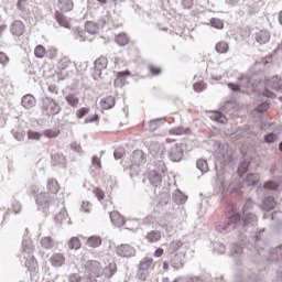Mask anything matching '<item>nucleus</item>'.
I'll use <instances>...</instances> for the list:
<instances>
[{"instance_id":"obj_16","label":"nucleus","mask_w":282,"mask_h":282,"mask_svg":"<svg viewBox=\"0 0 282 282\" xmlns=\"http://www.w3.org/2000/svg\"><path fill=\"white\" fill-rule=\"evenodd\" d=\"M50 261L55 268H61L65 263V256L63 253H54Z\"/></svg>"},{"instance_id":"obj_43","label":"nucleus","mask_w":282,"mask_h":282,"mask_svg":"<svg viewBox=\"0 0 282 282\" xmlns=\"http://www.w3.org/2000/svg\"><path fill=\"white\" fill-rule=\"evenodd\" d=\"M204 89H206V83H204V82H196L194 84V90L197 91L198 94L204 91Z\"/></svg>"},{"instance_id":"obj_20","label":"nucleus","mask_w":282,"mask_h":282,"mask_svg":"<svg viewBox=\"0 0 282 282\" xmlns=\"http://www.w3.org/2000/svg\"><path fill=\"white\" fill-rule=\"evenodd\" d=\"M257 41L261 45L268 43V41H270V33H268V31H260V32H258L257 33Z\"/></svg>"},{"instance_id":"obj_13","label":"nucleus","mask_w":282,"mask_h":282,"mask_svg":"<svg viewBox=\"0 0 282 282\" xmlns=\"http://www.w3.org/2000/svg\"><path fill=\"white\" fill-rule=\"evenodd\" d=\"M58 8L61 12H72L74 10V1L58 0Z\"/></svg>"},{"instance_id":"obj_38","label":"nucleus","mask_w":282,"mask_h":282,"mask_svg":"<svg viewBox=\"0 0 282 282\" xmlns=\"http://www.w3.org/2000/svg\"><path fill=\"white\" fill-rule=\"evenodd\" d=\"M210 24L213 28H216V30H224V22L219 19H212Z\"/></svg>"},{"instance_id":"obj_49","label":"nucleus","mask_w":282,"mask_h":282,"mask_svg":"<svg viewBox=\"0 0 282 282\" xmlns=\"http://www.w3.org/2000/svg\"><path fill=\"white\" fill-rule=\"evenodd\" d=\"M268 109H270V104L264 102V104H261V105L257 108V111H258L259 113H264V111H268Z\"/></svg>"},{"instance_id":"obj_28","label":"nucleus","mask_w":282,"mask_h":282,"mask_svg":"<svg viewBox=\"0 0 282 282\" xmlns=\"http://www.w3.org/2000/svg\"><path fill=\"white\" fill-rule=\"evenodd\" d=\"M45 54H47V51L45 50V46L43 45H37L34 48V56L36 58H45Z\"/></svg>"},{"instance_id":"obj_8","label":"nucleus","mask_w":282,"mask_h":282,"mask_svg":"<svg viewBox=\"0 0 282 282\" xmlns=\"http://www.w3.org/2000/svg\"><path fill=\"white\" fill-rule=\"evenodd\" d=\"M191 133H193L191 128L184 126L174 127L169 130V135H191Z\"/></svg>"},{"instance_id":"obj_61","label":"nucleus","mask_w":282,"mask_h":282,"mask_svg":"<svg viewBox=\"0 0 282 282\" xmlns=\"http://www.w3.org/2000/svg\"><path fill=\"white\" fill-rule=\"evenodd\" d=\"M272 208H274V203H271V206L268 208V210H272Z\"/></svg>"},{"instance_id":"obj_37","label":"nucleus","mask_w":282,"mask_h":282,"mask_svg":"<svg viewBox=\"0 0 282 282\" xmlns=\"http://www.w3.org/2000/svg\"><path fill=\"white\" fill-rule=\"evenodd\" d=\"M183 246L184 243L182 242V240H174L171 242L170 248L172 252H177V250H180V248H182Z\"/></svg>"},{"instance_id":"obj_11","label":"nucleus","mask_w":282,"mask_h":282,"mask_svg":"<svg viewBox=\"0 0 282 282\" xmlns=\"http://www.w3.org/2000/svg\"><path fill=\"white\" fill-rule=\"evenodd\" d=\"M11 32L14 34V36H23L25 32V24H23L21 21H15L12 24Z\"/></svg>"},{"instance_id":"obj_21","label":"nucleus","mask_w":282,"mask_h":282,"mask_svg":"<svg viewBox=\"0 0 282 282\" xmlns=\"http://www.w3.org/2000/svg\"><path fill=\"white\" fill-rule=\"evenodd\" d=\"M85 30L88 32V34H98L100 26H98V24L95 22H87L85 24Z\"/></svg>"},{"instance_id":"obj_40","label":"nucleus","mask_w":282,"mask_h":282,"mask_svg":"<svg viewBox=\"0 0 282 282\" xmlns=\"http://www.w3.org/2000/svg\"><path fill=\"white\" fill-rule=\"evenodd\" d=\"M87 113H89V108L83 107L76 111V117L80 120V119L85 118V116H87Z\"/></svg>"},{"instance_id":"obj_54","label":"nucleus","mask_w":282,"mask_h":282,"mask_svg":"<svg viewBox=\"0 0 282 282\" xmlns=\"http://www.w3.org/2000/svg\"><path fill=\"white\" fill-rule=\"evenodd\" d=\"M69 281H70V282H80V275H78V274H72V275L69 276Z\"/></svg>"},{"instance_id":"obj_53","label":"nucleus","mask_w":282,"mask_h":282,"mask_svg":"<svg viewBox=\"0 0 282 282\" xmlns=\"http://www.w3.org/2000/svg\"><path fill=\"white\" fill-rule=\"evenodd\" d=\"M97 121H98V116L97 115H93V116L85 119L86 124H89V122H97Z\"/></svg>"},{"instance_id":"obj_24","label":"nucleus","mask_w":282,"mask_h":282,"mask_svg":"<svg viewBox=\"0 0 282 282\" xmlns=\"http://www.w3.org/2000/svg\"><path fill=\"white\" fill-rule=\"evenodd\" d=\"M36 204L40 206H47L50 204V196L46 193H41L36 196Z\"/></svg>"},{"instance_id":"obj_29","label":"nucleus","mask_w":282,"mask_h":282,"mask_svg":"<svg viewBox=\"0 0 282 282\" xmlns=\"http://www.w3.org/2000/svg\"><path fill=\"white\" fill-rule=\"evenodd\" d=\"M210 119L214 120L215 122H220L221 124L226 122V116H224L221 112H218V111L212 112Z\"/></svg>"},{"instance_id":"obj_5","label":"nucleus","mask_w":282,"mask_h":282,"mask_svg":"<svg viewBox=\"0 0 282 282\" xmlns=\"http://www.w3.org/2000/svg\"><path fill=\"white\" fill-rule=\"evenodd\" d=\"M116 253L122 258L135 257V248L130 245H120L116 247Z\"/></svg>"},{"instance_id":"obj_46","label":"nucleus","mask_w":282,"mask_h":282,"mask_svg":"<svg viewBox=\"0 0 282 282\" xmlns=\"http://www.w3.org/2000/svg\"><path fill=\"white\" fill-rule=\"evenodd\" d=\"M113 155L116 160H122V158L124 156V148L117 149Z\"/></svg>"},{"instance_id":"obj_31","label":"nucleus","mask_w":282,"mask_h":282,"mask_svg":"<svg viewBox=\"0 0 282 282\" xmlns=\"http://www.w3.org/2000/svg\"><path fill=\"white\" fill-rule=\"evenodd\" d=\"M43 135L45 138H58V135H61V130L56 128L44 130Z\"/></svg>"},{"instance_id":"obj_17","label":"nucleus","mask_w":282,"mask_h":282,"mask_svg":"<svg viewBox=\"0 0 282 282\" xmlns=\"http://www.w3.org/2000/svg\"><path fill=\"white\" fill-rule=\"evenodd\" d=\"M36 106V99L32 95H26L22 98V107L24 109H32V107Z\"/></svg>"},{"instance_id":"obj_48","label":"nucleus","mask_w":282,"mask_h":282,"mask_svg":"<svg viewBox=\"0 0 282 282\" xmlns=\"http://www.w3.org/2000/svg\"><path fill=\"white\" fill-rule=\"evenodd\" d=\"M182 6L185 10H191L195 6V2L193 0H183Z\"/></svg>"},{"instance_id":"obj_64","label":"nucleus","mask_w":282,"mask_h":282,"mask_svg":"<svg viewBox=\"0 0 282 282\" xmlns=\"http://www.w3.org/2000/svg\"><path fill=\"white\" fill-rule=\"evenodd\" d=\"M158 180H160V176H158Z\"/></svg>"},{"instance_id":"obj_44","label":"nucleus","mask_w":282,"mask_h":282,"mask_svg":"<svg viewBox=\"0 0 282 282\" xmlns=\"http://www.w3.org/2000/svg\"><path fill=\"white\" fill-rule=\"evenodd\" d=\"M265 142H268L269 144H272V142H276V140H279V137H276V134L274 133H269L264 137Z\"/></svg>"},{"instance_id":"obj_35","label":"nucleus","mask_w":282,"mask_h":282,"mask_svg":"<svg viewBox=\"0 0 282 282\" xmlns=\"http://www.w3.org/2000/svg\"><path fill=\"white\" fill-rule=\"evenodd\" d=\"M249 166V162H242L238 167V175H240V177L243 176L247 173Z\"/></svg>"},{"instance_id":"obj_18","label":"nucleus","mask_w":282,"mask_h":282,"mask_svg":"<svg viewBox=\"0 0 282 282\" xmlns=\"http://www.w3.org/2000/svg\"><path fill=\"white\" fill-rule=\"evenodd\" d=\"M107 65H109V59H107L105 56H101L95 61V69H97V72H102Z\"/></svg>"},{"instance_id":"obj_33","label":"nucleus","mask_w":282,"mask_h":282,"mask_svg":"<svg viewBox=\"0 0 282 282\" xmlns=\"http://www.w3.org/2000/svg\"><path fill=\"white\" fill-rule=\"evenodd\" d=\"M196 166L202 173H208V162L206 160H198Z\"/></svg>"},{"instance_id":"obj_2","label":"nucleus","mask_w":282,"mask_h":282,"mask_svg":"<svg viewBox=\"0 0 282 282\" xmlns=\"http://www.w3.org/2000/svg\"><path fill=\"white\" fill-rule=\"evenodd\" d=\"M268 89L282 91V79H280L279 77H272L267 82V90L263 93V96H265L267 98H273L274 94Z\"/></svg>"},{"instance_id":"obj_3","label":"nucleus","mask_w":282,"mask_h":282,"mask_svg":"<svg viewBox=\"0 0 282 282\" xmlns=\"http://www.w3.org/2000/svg\"><path fill=\"white\" fill-rule=\"evenodd\" d=\"M226 218L229 226H235L241 221V215H239V209L237 206L232 205L229 207V209L226 212Z\"/></svg>"},{"instance_id":"obj_58","label":"nucleus","mask_w":282,"mask_h":282,"mask_svg":"<svg viewBox=\"0 0 282 282\" xmlns=\"http://www.w3.org/2000/svg\"><path fill=\"white\" fill-rule=\"evenodd\" d=\"M248 206H252V200H248L245 206H243V212L246 213V208H248Z\"/></svg>"},{"instance_id":"obj_56","label":"nucleus","mask_w":282,"mask_h":282,"mask_svg":"<svg viewBox=\"0 0 282 282\" xmlns=\"http://www.w3.org/2000/svg\"><path fill=\"white\" fill-rule=\"evenodd\" d=\"M228 87L231 88L232 91H239L240 86L237 84H228Z\"/></svg>"},{"instance_id":"obj_10","label":"nucleus","mask_w":282,"mask_h":282,"mask_svg":"<svg viewBox=\"0 0 282 282\" xmlns=\"http://www.w3.org/2000/svg\"><path fill=\"white\" fill-rule=\"evenodd\" d=\"M46 188L51 195H58V191H61V185L56 178H51L47 181Z\"/></svg>"},{"instance_id":"obj_30","label":"nucleus","mask_w":282,"mask_h":282,"mask_svg":"<svg viewBox=\"0 0 282 282\" xmlns=\"http://www.w3.org/2000/svg\"><path fill=\"white\" fill-rule=\"evenodd\" d=\"M41 246H42V248H45V250H50V249L54 248V240H52L51 237H44L41 240Z\"/></svg>"},{"instance_id":"obj_15","label":"nucleus","mask_w":282,"mask_h":282,"mask_svg":"<svg viewBox=\"0 0 282 282\" xmlns=\"http://www.w3.org/2000/svg\"><path fill=\"white\" fill-rule=\"evenodd\" d=\"M130 160H131L132 166H140V164L144 162V154H142V152L140 151H134L131 154Z\"/></svg>"},{"instance_id":"obj_27","label":"nucleus","mask_w":282,"mask_h":282,"mask_svg":"<svg viewBox=\"0 0 282 282\" xmlns=\"http://www.w3.org/2000/svg\"><path fill=\"white\" fill-rule=\"evenodd\" d=\"M25 265L28 270H30V272L36 270V265H39V263L36 262V258H34V256H30L29 259L25 261Z\"/></svg>"},{"instance_id":"obj_4","label":"nucleus","mask_w":282,"mask_h":282,"mask_svg":"<svg viewBox=\"0 0 282 282\" xmlns=\"http://www.w3.org/2000/svg\"><path fill=\"white\" fill-rule=\"evenodd\" d=\"M182 158H184V145L176 143L170 150V159L172 162H182Z\"/></svg>"},{"instance_id":"obj_32","label":"nucleus","mask_w":282,"mask_h":282,"mask_svg":"<svg viewBox=\"0 0 282 282\" xmlns=\"http://www.w3.org/2000/svg\"><path fill=\"white\" fill-rule=\"evenodd\" d=\"M127 76H131V72L123 70V72L117 73V78L115 79V85H118V83H124V78H127Z\"/></svg>"},{"instance_id":"obj_45","label":"nucleus","mask_w":282,"mask_h":282,"mask_svg":"<svg viewBox=\"0 0 282 282\" xmlns=\"http://www.w3.org/2000/svg\"><path fill=\"white\" fill-rule=\"evenodd\" d=\"M12 210H13V213H14L15 215H19V213H21V210H22L21 203L14 200V202L12 203Z\"/></svg>"},{"instance_id":"obj_14","label":"nucleus","mask_w":282,"mask_h":282,"mask_svg":"<svg viewBox=\"0 0 282 282\" xmlns=\"http://www.w3.org/2000/svg\"><path fill=\"white\" fill-rule=\"evenodd\" d=\"M55 20L57 21V23H59V25L62 28H72V24L69 23V20H67V17H65L63 13H61L59 11H55Z\"/></svg>"},{"instance_id":"obj_62","label":"nucleus","mask_w":282,"mask_h":282,"mask_svg":"<svg viewBox=\"0 0 282 282\" xmlns=\"http://www.w3.org/2000/svg\"><path fill=\"white\" fill-rule=\"evenodd\" d=\"M279 149H280V151H282V142L280 143Z\"/></svg>"},{"instance_id":"obj_50","label":"nucleus","mask_w":282,"mask_h":282,"mask_svg":"<svg viewBox=\"0 0 282 282\" xmlns=\"http://www.w3.org/2000/svg\"><path fill=\"white\" fill-rule=\"evenodd\" d=\"M7 63H10V57L3 52H0V64L6 65Z\"/></svg>"},{"instance_id":"obj_34","label":"nucleus","mask_w":282,"mask_h":282,"mask_svg":"<svg viewBox=\"0 0 282 282\" xmlns=\"http://www.w3.org/2000/svg\"><path fill=\"white\" fill-rule=\"evenodd\" d=\"M247 186H254L259 182V176L249 174L246 178Z\"/></svg>"},{"instance_id":"obj_22","label":"nucleus","mask_w":282,"mask_h":282,"mask_svg":"<svg viewBox=\"0 0 282 282\" xmlns=\"http://www.w3.org/2000/svg\"><path fill=\"white\" fill-rule=\"evenodd\" d=\"M116 43H118L121 47H124V45H129V36L127 33H119L116 36Z\"/></svg>"},{"instance_id":"obj_60","label":"nucleus","mask_w":282,"mask_h":282,"mask_svg":"<svg viewBox=\"0 0 282 282\" xmlns=\"http://www.w3.org/2000/svg\"><path fill=\"white\" fill-rule=\"evenodd\" d=\"M279 21H280V23L282 25V11L279 13Z\"/></svg>"},{"instance_id":"obj_25","label":"nucleus","mask_w":282,"mask_h":282,"mask_svg":"<svg viewBox=\"0 0 282 282\" xmlns=\"http://www.w3.org/2000/svg\"><path fill=\"white\" fill-rule=\"evenodd\" d=\"M82 246L83 245L80 243V239L78 237H73L68 241V248L70 250H80Z\"/></svg>"},{"instance_id":"obj_26","label":"nucleus","mask_w":282,"mask_h":282,"mask_svg":"<svg viewBox=\"0 0 282 282\" xmlns=\"http://www.w3.org/2000/svg\"><path fill=\"white\" fill-rule=\"evenodd\" d=\"M215 48L218 54H227L229 46L225 41H220L216 44Z\"/></svg>"},{"instance_id":"obj_36","label":"nucleus","mask_w":282,"mask_h":282,"mask_svg":"<svg viewBox=\"0 0 282 282\" xmlns=\"http://www.w3.org/2000/svg\"><path fill=\"white\" fill-rule=\"evenodd\" d=\"M93 193H94V195L97 197V199H98L99 202H102V199H105V191H102V188H100V187H95V188L93 189Z\"/></svg>"},{"instance_id":"obj_23","label":"nucleus","mask_w":282,"mask_h":282,"mask_svg":"<svg viewBox=\"0 0 282 282\" xmlns=\"http://www.w3.org/2000/svg\"><path fill=\"white\" fill-rule=\"evenodd\" d=\"M147 239L150 241V243H155L162 239V234L160 231H150L147 235Z\"/></svg>"},{"instance_id":"obj_7","label":"nucleus","mask_w":282,"mask_h":282,"mask_svg":"<svg viewBox=\"0 0 282 282\" xmlns=\"http://www.w3.org/2000/svg\"><path fill=\"white\" fill-rule=\"evenodd\" d=\"M88 274L98 279L100 276V262L98 261H90L87 265Z\"/></svg>"},{"instance_id":"obj_59","label":"nucleus","mask_w":282,"mask_h":282,"mask_svg":"<svg viewBox=\"0 0 282 282\" xmlns=\"http://www.w3.org/2000/svg\"><path fill=\"white\" fill-rule=\"evenodd\" d=\"M99 6H106L107 0H96Z\"/></svg>"},{"instance_id":"obj_55","label":"nucleus","mask_w":282,"mask_h":282,"mask_svg":"<svg viewBox=\"0 0 282 282\" xmlns=\"http://www.w3.org/2000/svg\"><path fill=\"white\" fill-rule=\"evenodd\" d=\"M162 254H164V249L162 248L156 249L154 252V257L156 258L162 257Z\"/></svg>"},{"instance_id":"obj_41","label":"nucleus","mask_w":282,"mask_h":282,"mask_svg":"<svg viewBox=\"0 0 282 282\" xmlns=\"http://www.w3.org/2000/svg\"><path fill=\"white\" fill-rule=\"evenodd\" d=\"M160 129V119H154L149 122V131H158Z\"/></svg>"},{"instance_id":"obj_12","label":"nucleus","mask_w":282,"mask_h":282,"mask_svg":"<svg viewBox=\"0 0 282 282\" xmlns=\"http://www.w3.org/2000/svg\"><path fill=\"white\" fill-rule=\"evenodd\" d=\"M65 101L69 107H73V109L78 108V105H80V99L78 98L77 94H69L65 96Z\"/></svg>"},{"instance_id":"obj_1","label":"nucleus","mask_w":282,"mask_h":282,"mask_svg":"<svg viewBox=\"0 0 282 282\" xmlns=\"http://www.w3.org/2000/svg\"><path fill=\"white\" fill-rule=\"evenodd\" d=\"M42 112L43 116H56L61 113V107L52 98L45 97L42 100Z\"/></svg>"},{"instance_id":"obj_47","label":"nucleus","mask_w":282,"mask_h":282,"mask_svg":"<svg viewBox=\"0 0 282 282\" xmlns=\"http://www.w3.org/2000/svg\"><path fill=\"white\" fill-rule=\"evenodd\" d=\"M82 210H84V213H91V203L88 200L83 202Z\"/></svg>"},{"instance_id":"obj_63","label":"nucleus","mask_w":282,"mask_h":282,"mask_svg":"<svg viewBox=\"0 0 282 282\" xmlns=\"http://www.w3.org/2000/svg\"><path fill=\"white\" fill-rule=\"evenodd\" d=\"M280 100L282 101V97L280 98Z\"/></svg>"},{"instance_id":"obj_39","label":"nucleus","mask_w":282,"mask_h":282,"mask_svg":"<svg viewBox=\"0 0 282 282\" xmlns=\"http://www.w3.org/2000/svg\"><path fill=\"white\" fill-rule=\"evenodd\" d=\"M263 188L267 191H276V188H279V184H276L274 181H269L264 183Z\"/></svg>"},{"instance_id":"obj_9","label":"nucleus","mask_w":282,"mask_h":282,"mask_svg":"<svg viewBox=\"0 0 282 282\" xmlns=\"http://www.w3.org/2000/svg\"><path fill=\"white\" fill-rule=\"evenodd\" d=\"M99 105L104 110L113 109V107H116V97L113 96L104 97L100 100Z\"/></svg>"},{"instance_id":"obj_19","label":"nucleus","mask_w":282,"mask_h":282,"mask_svg":"<svg viewBox=\"0 0 282 282\" xmlns=\"http://www.w3.org/2000/svg\"><path fill=\"white\" fill-rule=\"evenodd\" d=\"M87 246H89V248H100V246H102V239H100V237L93 236L88 238Z\"/></svg>"},{"instance_id":"obj_6","label":"nucleus","mask_w":282,"mask_h":282,"mask_svg":"<svg viewBox=\"0 0 282 282\" xmlns=\"http://www.w3.org/2000/svg\"><path fill=\"white\" fill-rule=\"evenodd\" d=\"M110 219L113 226H116L117 228H122V226L127 224V219L124 218V216H121V214L118 212L110 213Z\"/></svg>"},{"instance_id":"obj_52","label":"nucleus","mask_w":282,"mask_h":282,"mask_svg":"<svg viewBox=\"0 0 282 282\" xmlns=\"http://www.w3.org/2000/svg\"><path fill=\"white\" fill-rule=\"evenodd\" d=\"M93 165H95L96 169H102V162L98 156L93 158Z\"/></svg>"},{"instance_id":"obj_57","label":"nucleus","mask_w":282,"mask_h":282,"mask_svg":"<svg viewBox=\"0 0 282 282\" xmlns=\"http://www.w3.org/2000/svg\"><path fill=\"white\" fill-rule=\"evenodd\" d=\"M26 0H19L18 1V8L19 10H23V3H25Z\"/></svg>"},{"instance_id":"obj_51","label":"nucleus","mask_w":282,"mask_h":282,"mask_svg":"<svg viewBox=\"0 0 282 282\" xmlns=\"http://www.w3.org/2000/svg\"><path fill=\"white\" fill-rule=\"evenodd\" d=\"M149 70L150 73H152L153 76H159V74H162V69L156 66H150Z\"/></svg>"},{"instance_id":"obj_42","label":"nucleus","mask_w":282,"mask_h":282,"mask_svg":"<svg viewBox=\"0 0 282 282\" xmlns=\"http://www.w3.org/2000/svg\"><path fill=\"white\" fill-rule=\"evenodd\" d=\"M43 134L36 132V131H32V130H29L28 132V139L29 140H41Z\"/></svg>"}]
</instances>
